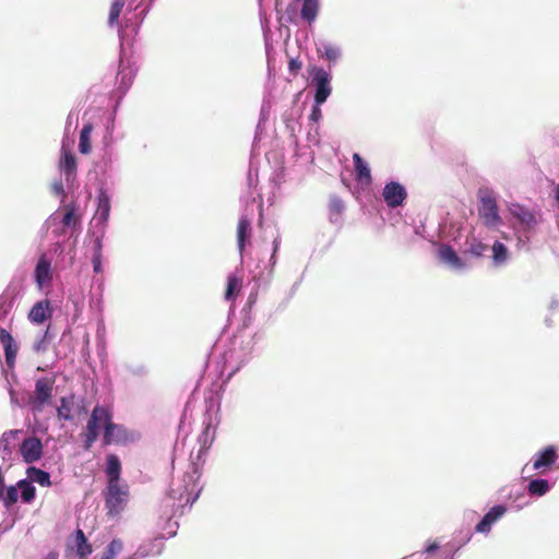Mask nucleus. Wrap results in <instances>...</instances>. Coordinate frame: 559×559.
Listing matches in <instances>:
<instances>
[{
    "mask_svg": "<svg viewBox=\"0 0 559 559\" xmlns=\"http://www.w3.org/2000/svg\"><path fill=\"white\" fill-rule=\"evenodd\" d=\"M491 251L492 264L496 267L504 266L508 263L510 259V252L504 243L500 241H495L491 247Z\"/></svg>",
    "mask_w": 559,
    "mask_h": 559,
    "instance_id": "a878e982",
    "label": "nucleus"
},
{
    "mask_svg": "<svg viewBox=\"0 0 559 559\" xmlns=\"http://www.w3.org/2000/svg\"><path fill=\"white\" fill-rule=\"evenodd\" d=\"M278 248H280V239H278V237H277V238H275V239L273 240V253H272L271 259H270V263H271V265H272V266H274V265H275V263H276V257H275V254H276V252H277Z\"/></svg>",
    "mask_w": 559,
    "mask_h": 559,
    "instance_id": "49530a36",
    "label": "nucleus"
},
{
    "mask_svg": "<svg viewBox=\"0 0 559 559\" xmlns=\"http://www.w3.org/2000/svg\"><path fill=\"white\" fill-rule=\"evenodd\" d=\"M74 546L76 548L79 559H87L92 554V547L82 530H76L75 532Z\"/></svg>",
    "mask_w": 559,
    "mask_h": 559,
    "instance_id": "cd10ccee",
    "label": "nucleus"
},
{
    "mask_svg": "<svg viewBox=\"0 0 559 559\" xmlns=\"http://www.w3.org/2000/svg\"><path fill=\"white\" fill-rule=\"evenodd\" d=\"M104 497L108 514L117 516L126 509L129 502V485L126 481L107 484Z\"/></svg>",
    "mask_w": 559,
    "mask_h": 559,
    "instance_id": "7ed1b4c3",
    "label": "nucleus"
},
{
    "mask_svg": "<svg viewBox=\"0 0 559 559\" xmlns=\"http://www.w3.org/2000/svg\"><path fill=\"white\" fill-rule=\"evenodd\" d=\"M103 255H93L92 257V264L93 270L95 273H102L103 265H102Z\"/></svg>",
    "mask_w": 559,
    "mask_h": 559,
    "instance_id": "c03bdc74",
    "label": "nucleus"
},
{
    "mask_svg": "<svg viewBox=\"0 0 559 559\" xmlns=\"http://www.w3.org/2000/svg\"><path fill=\"white\" fill-rule=\"evenodd\" d=\"M52 190L56 194H62L63 193V183L62 181H57L52 185Z\"/></svg>",
    "mask_w": 559,
    "mask_h": 559,
    "instance_id": "09e8293b",
    "label": "nucleus"
},
{
    "mask_svg": "<svg viewBox=\"0 0 559 559\" xmlns=\"http://www.w3.org/2000/svg\"><path fill=\"white\" fill-rule=\"evenodd\" d=\"M299 68H300V63H299V62H297L296 60H292V61L289 62V69H290L292 71H294V70H296V69H299Z\"/></svg>",
    "mask_w": 559,
    "mask_h": 559,
    "instance_id": "864d4df0",
    "label": "nucleus"
},
{
    "mask_svg": "<svg viewBox=\"0 0 559 559\" xmlns=\"http://www.w3.org/2000/svg\"><path fill=\"white\" fill-rule=\"evenodd\" d=\"M51 340L50 325H48L46 331L34 342L33 350L38 354L47 352Z\"/></svg>",
    "mask_w": 559,
    "mask_h": 559,
    "instance_id": "473e14b6",
    "label": "nucleus"
},
{
    "mask_svg": "<svg viewBox=\"0 0 559 559\" xmlns=\"http://www.w3.org/2000/svg\"><path fill=\"white\" fill-rule=\"evenodd\" d=\"M479 216L488 228H497L501 224L498 205L492 197L481 198Z\"/></svg>",
    "mask_w": 559,
    "mask_h": 559,
    "instance_id": "9b49d317",
    "label": "nucleus"
},
{
    "mask_svg": "<svg viewBox=\"0 0 559 559\" xmlns=\"http://www.w3.org/2000/svg\"><path fill=\"white\" fill-rule=\"evenodd\" d=\"M9 394L11 404L19 406L20 404L15 391L13 389H9Z\"/></svg>",
    "mask_w": 559,
    "mask_h": 559,
    "instance_id": "8fccbe9b",
    "label": "nucleus"
},
{
    "mask_svg": "<svg viewBox=\"0 0 559 559\" xmlns=\"http://www.w3.org/2000/svg\"><path fill=\"white\" fill-rule=\"evenodd\" d=\"M141 432L123 425L112 423V414L108 409V421L105 420L103 442L105 445H128L141 439Z\"/></svg>",
    "mask_w": 559,
    "mask_h": 559,
    "instance_id": "f03ea898",
    "label": "nucleus"
},
{
    "mask_svg": "<svg viewBox=\"0 0 559 559\" xmlns=\"http://www.w3.org/2000/svg\"><path fill=\"white\" fill-rule=\"evenodd\" d=\"M200 473L197 467L192 466L191 472H187L183 478L177 483H173L168 491V500L173 501L171 507L175 509L174 514L180 510V514L185 512V508L191 507L201 492L198 484Z\"/></svg>",
    "mask_w": 559,
    "mask_h": 559,
    "instance_id": "f257e3e1",
    "label": "nucleus"
},
{
    "mask_svg": "<svg viewBox=\"0 0 559 559\" xmlns=\"http://www.w3.org/2000/svg\"><path fill=\"white\" fill-rule=\"evenodd\" d=\"M251 233V219L248 218L246 215H242L239 218L238 226H237V245L240 252V255L242 254V251L246 246V241L249 238Z\"/></svg>",
    "mask_w": 559,
    "mask_h": 559,
    "instance_id": "b1692460",
    "label": "nucleus"
},
{
    "mask_svg": "<svg viewBox=\"0 0 559 559\" xmlns=\"http://www.w3.org/2000/svg\"><path fill=\"white\" fill-rule=\"evenodd\" d=\"M467 515L474 516V515H476V512H474V511L465 512V516H467Z\"/></svg>",
    "mask_w": 559,
    "mask_h": 559,
    "instance_id": "4d7b16f0",
    "label": "nucleus"
},
{
    "mask_svg": "<svg viewBox=\"0 0 559 559\" xmlns=\"http://www.w3.org/2000/svg\"><path fill=\"white\" fill-rule=\"evenodd\" d=\"M107 484L111 483H123L121 479V462L116 454H108L106 456V469Z\"/></svg>",
    "mask_w": 559,
    "mask_h": 559,
    "instance_id": "4be33fe9",
    "label": "nucleus"
},
{
    "mask_svg": "<svg viewBox=\"0 0 559 559\" xmlns=\"http://www.w3.org/2000/svg\"><path fill=\"white\" fill-rule=\"evenodd\" d=\"M75 407V396L73 394L62 396L60 405L57 407V416L59 419L72 420L74 418L73 412Z\"/></svg>",
    "mask_w": 559,
    "mask_h": 559,
    "instance_id": "393cba45",
    "label": "nucleus"
},
{
    "mask_svg": "<svg viewBox=\"0 0 559 559\" xmlns=\"http://www.w3.org/2000/svg\"><path fill=\"white\" fill-rule=\"evenodd\" d=\"M310 86L313 88V102L324 104L332 94V73L320 66H312L308 69Z\"/></svg>",
    "mask_w": 559,
    "mask_h": 559,
    "instance_id": "20e7f679",
    "label": "nucleus"
},
{
    "mask_svg": "<svg viewBox=\"0 0 559 559\" xmlns=\"http://www.w3.org/2000/svg\"><path fill=\"white\" fill-rule=\"evenodd\" d=\"M133 78V71L129 68H121L117 74V81L119 84V90L124 93L131 85Z\"/></svg>",
    "mask_w": 559,
    "mask_h": 559,
    "instance_id": "72a5a7b5",
    "label": "nucleus"
},
{
    "mask_svg": "<svg viewBox=\"0 0 559 559\" xmlns=\"http://www.w3.org/2000/svg\"><path fill=\"white\" fill-rule=\"evenodd\" d=\"M471 538H472V535H469V536L466 538L465 543H468V542L471 540Z\"/></svg>",
    "mask_w": 559,
    "mask_h": 559,
    "instance_id": "052dcab7",
    "label": "nucleus"
},
{
    "mask_svg": "<svg viewBox=\"0 0 559 559\" xmlns=\"http://www.w3.org/2000/svg\"><path fill=\"white\" fill-rule=\"evenodd\" d=\"M506 512L507 508L503 504L493 506L476 524L475 532L485 535L489 534L492 525L497 523Z\"/></svg>",
    "mask_w": 559,
    "mask_h": 559,
    "instance_id": "2eb2a0df",
    "label": "nucleus"
},
{
    "mask_svg": "<svg viewBox=\"0 0 559 559\" xmlns=\"http://www.w3.org/2000/svg\"><path fill=\"white\" fill-rule=\"evenodd\" d=\"M105 420L108 421V408L96 405L91 414V417L86 425V432H85V440H84V448L90 449L92 444L97 440L98 438V430L99 427L103 426L105 429Z\"/></svg>",
    "mask_w": 559,
    "mask_h": 559,
    "instance_id": "39448f33",
    "label": "nucleus"
},
{
    "mask_svg": "<svg viewBox=\"0 0 559 559\" xmlns=\"http://www.w3.org/2000/svg\"><path fill=\"white\" fill-rule=\"evenodd\" d=\"M510 213L521 225V230L523 233L531 231L538 223L535 213L523 205L513 204L510 207Z\"/></svg>",
    "mask_w": 559,
    "mask_h": 559,
    "instance_id": "ddd939ff",
    "label": "nucleus"
},
{
    "mask_svg": "<svg viewBox=\"0 0 559 559\" xmlns=\"http://www.w3.org/2000/svg\"><path fill=\"white\" fill-rule=\"evenodd\" d=\"M323 104H318V103H314L313 102V105H312V108H311V114H310V120L313 122V123H317L319 122V120L322 118V110H321V106Z\"/></svg>",
    "mask_w": 559,
    "mask_h": 559,
    "instance_id": "37998d69",
    "label": "nucleus"
},
{
    "mask_svg": "<svg viewBox=\"0 0 559 559\" xmlns=\"http://www.w3.org/2000/svg\"><path fill=\"white\" fill-rule=\"evenodd\" d=\"M214 432H215V428L212 427L211 424H206L204 430H203V433L202 436L204 437V439L206 440L207 438L211 439V441L213 440L214 438Z\"/></svg>",
    "mask_w": 559,
    "mask_h": 559,
    "instance_id": "de8ad7c7",
    "label": "nucleus"
},
{
    "mask_svg": "<svg viewBox=\"0 0 559 559\" xmlns=\"http://www.w3.org/2000/svg\"><path fill=\"white\" fill-rule=\"evenodd\" d=\"M53 314V308L48 299H43L33 305L27 319L31 323L40 325L50 319Z\"/></svg>",
    "mask_w": 559,
    "mask_h": 559,
    "instance_id": "dca6fc26",
    "label": "nucleus"
},
{
    "mask_svg": "<svg viewBox=\"0 0 559 559\" xmlns=\"http://www.w3.org/2000/svg\"><path fill=\"white\" fill-rule=\"evenodd\" d=\"M559 307V302L556 299H552L550 304V309L556 310Z\"/></svg>",
    "mask_w": 559,
    "mask_h": 559,
    "instance_id": "5fc2aeb1",
    "label": "nucleus"
},
{
    "mask_svg": "<svg viewBox=\"0 0 559 559\" xmlns=\"http://www.w3.org/2000/svg\"><path fill=\"white\" fill-rule=\"evenodd\" d=\"M12 527H13V524H10V525H9V528H12ZM7 530H8V527H5V528H3V530H1V528H0V532H5Z\"/></svg>",
    "mask_w": 559,
    "mask_h": 559,
    "instance_id": "13d9d810",
    "label": "nucleus"
},
{
    "mask_svg": "<svg viewBox=\"0 0 559 559\" xmlns=\"http://www.w3.org/2000/svg\"><path fill=\"white\" fill-rule=\"evenodd\" d=\"M53 380L49 378H39L35 382L33 396L29 399L32 411L35 413L43 412L44 407L52 396Z\"/></svg>",
    "mask_w": 559,
    "mask_h": 559,
    "instance_id": "0eeeda50",
    "label": "nucleus"
},
{
    "mask_svg": "<svg viewBox=\"0 0 559 559\" xmlns=\"http://www.w3.org/2000/svg\"><path fill=\"white\" fill-rule=\"evenodd\" d=\"M46 559H57V555L53 552H50Z\"/></svg>",
    "mask_w": 559,
    "mask_h": 559,
    "instance_id": "6e6d98bb",
    "label": "nucleus"
},
{
    "mask_svg": "<svg viewBox=\"0 0 559 559\" xmlns=\"http://www.w3.org/2000/svg\"><path fill=\"white\" fill-rule=\"evenodd\" d=\"M93 132V124L91 122H86L83 124V128L80 132L79 139V151L82 154H88L92 150L91 145V135Z\"/></svg>",
    "mask_w": 559,
    "mask_h": 559,
    "instance_id": "c756f323",
    "label": "nucleus"
},
{
    "mask_svg": "<svg viewBox=\"0 0 559 559\" xmlns=\"http://www.w3.org/2000/svg\"><path fill=\"white\" fill-rule=\"evenodd\" d=\"M53 280V269L51 260L46 253L39 255L35 269H34V281L39 290H44L46 287L51 286Z\"/></svg>",
    "mask_w": 559,
    "mask_h": 559,
    "instance_id": "1a4fd4ad",
    "label": "nucleus"
},
{
    "mask_svg": "<svg viewBox=\"0 0 559 559\" xmlns=\"http://www.w3.org/2000/svg\"><path fill=\"white\" fill-rule=\"evenodd\" d=\"M316 51L320 59L329 63L330 68L334 67L343 57L340 45L324 39L316 43Z\"/></svg>",
    "mask_w": 559,
    "mask_h": 559,
    "instance_id": "f8f14e48",
    "label": "nucleus"
},
{
    "mask_svg": "<svg viewBox=\"0 0 559 559\" xmlns=\"http://www.w3.org/2000/svg\"><path fill=\"white\" fill-rule=\"evenodd\" d=\"M80 222V218L76 215L75 207L71 204L64 207V214L62 217V224L66 227L75 226Z\"/></svg>",
    "mask_w": 559,
    "mask_h": 559,
    "instance_id": "4c0bfd02",
    "label": "nucleus"
},
{
    "mask_svg": "<svg viewBox=\"0 0 559 559\" xmlns=\"http://www.w3.org/2000/svg\"><path fill=\"white\" fill-rule=\"evenodd\" d=\"M124 7V0H115L111 3L109 16H108V24L109 26H115L118 24L120 13Z\"/></svg>",
    "mask_w": 559,
    "mask_h": 559,
    "instance_id": "e433bc0d",
    "label": "nucleus"
},
{
    "mask_svg": "<svg viewBox=\"0 0 559 559\" xmlns=\"http://www.w3.org/2000/svg\"><path fill=\"white\" fill-rule=\"evenodd\" d=\"M19 499V487L17 484L15 486H10L7 488L5 497L3 498V506L7 509H10L14 503H16Z\"/></svg>",
    "mask_w": 559,
    "mask_h": 559,
    "instance_id": "a19ab883",
    "label": "nucleus"
},
{
    "mask_svg": "<svg viewBox=\"0 0 559 559\" xmlns=\"http://www.w3.org/2000/svg\"><path fill=\"white\" fill-rule=\"evenodd\" d=\"M0 343L3 345L7 366L13 368L19 349L17 344L12 335L4 329L0 330Z\"/></svg>",
    "mask_w": 559,
    "mask_h": 559,
    "instance_id": "a211bd4d",
    "label": "nucleus"
},
{
    "mask_svg": "<svg viewBox=\"0 0 559 559\" xmlns=\"http://www.w3.org/2000/svg\"><path fill=\"white\" fill-rule=\"evenodd\" d=\"M329 210H330L331 222H333V223L337 222V216L341 215V213L344 210L343 201L338 197L332 195L330 198V202H329Z\"/></svg>",
    "mask_w": 559,
    "mask_h": 559,
    "instance_id": "c9c22d12",
    "label": "nucleus"
},
{
    "mask_svg": "<svg viewBox=\"0 0 559 559\" xmlns=\"http://www.w3.org/2000/svg\"><path fill=\"white\" fill-rule=\"evenodd\" d=\"M551 489V485L547 479H532L527 485V491L531 496L543 497Z\"/></svg>",
    "mask_w": 559,
    "mask_h": 559,
    "instance_id": "7c9ffc66",
    "label": "nucleus"
},
{
    "mask_svg": "<svg viewBox=\"0 0 559 559\" xmlns=\"http://www.w3.org/2000/svg\"><path fill=\"white\" fill-rule=\"evenodd\" d=\"M252 343L248 341L240 349L233 348L225 354V370H228L230 379L251 358Z\"/></svg>",
    "mask_w": 559,
    "mask_h": 559,
    "instance_id": "423d86ee",
    "label": "nucleus"
},
{
    "mask_svg": "<svg viewBox=\"0 0 559 559\" xmlns=\"http://www.w3.org/2000/svg\"><path fill=\"white\" fill-rule=\"evenodd\" d=\"M19 490H21V499L25 503H29L35 499L36 489L34 485L27 479L17 481Z\"/></svg>",
    "mask_w": 559,
    "mask_h": 559,
    "instance_id": "2f4dec72",
    "label": "nucleus"
},
{
    "mask_svg": "<svg viewBox=\"0 0 559 559\" xmlns=\"http://www.w3.org/2000/svg\"><path fill=\"white\" fill-rule=\"evenodd\" d=\"M438 548H439V544L437 542H433L426 547L425 552L431 554V552L436 551Z\"/></svg>",
    "mask_w": 559,
    "mask_h": 559,
    "instance_id": "3c124183",
    "label": "nucleus"
},
{
    "mask_svg": "<svg viewBox=\"0 0 559 559\" xmlns=\"http://www.w3.org/2000/svg\"><path fill=\"white\" fill-rule=\"evenodd\" d=\"M20 452L25 463L37 462L43 456V443L37 437L26 438L20 447Z\"/></svg>",
    "mask_w": 559,
    "mask_h": 559,
    "instance_id": "4468645a",
    "label": "nucleus"
},
{
    "mask_svg": "<svg viewBox=\"0 0 559 559\" xmlns=\"http://www.w3.org/2000/svg\"><path fill=\"white\" fill-rule=\"evenodd\" d=\"M60 170L68 186H72L76 178V158L67 151H63L60 160Z\"/></svg>",
    "mask_w": 559,
    "mask_h": 559,
    "instance_id": "f3484780",
    "label": "nucleus"
},
{
    "mask_svg": "<svg viewBox=\"0 0 559 559\" xmlns=\"http://www.w3.org/2000/svg\"><path fill=\"white\" fill-rule=\"evenodd\" d=\"M319 12L318 0H304L300 11L301 19L307 23L311 24L316 21Z\"/></svg>",
    "mask_w": 559,
    "mask_h": 559,
    "instance_id": "c85d7f7f",
    "label": "nucleus"
},
{
    "mask_svg": "<svg viewBox=\"0 0 559 559\" xmlns=\"http://www.w3.org/2000/svg\"><path fill=\"white\" fill-rule=\"evenodd\" d=\"M12 527H13V524H10V525H9V528H12ZM7 530H8V527H5V528H3V530H1V528H0V532H5Z\"/></svg>",
    "mask_w": 559,
    "mask_h": 559,
    "instance_id": "bf43d9fd",
    "label": "nucleus"
},
{
    "mask_svg": "<svg viewBox=\"0 0 559 559\" xmlns=\"http://www.w3.org/2000/svg\"><path fill=\"white\" fill-rule=\"evenodd\" d=\"M107 228L103 229H94V242H93V255H103V240L106 235Z\"/></svg>",
    "mask_w": 559,
    "mask_h": 559,
    "instance_id": "ea45409f",
    "label": "nucleus"
},
{
    "mask_svg": "<svg viewBox=\"0 0 559 559\" xmlns=\"http://www.w3.org/2000/svg\"><path fill=\"white\" fill-rule=\"evenodd\" d=\"M240 287V281L239 278L230 274L227 280V288L225 293V299L230 301L235 298V293L239 290Z\"/></svg>",
    "mask_w": 559,
    "mask_h": 559,
    "instance_id": "58836bf2",
    "label": "nucleus"
},
{
    "mask_svg": "<svg viewBox=\"0 0 559 559\" xmlns=\"http://www.w3.org/2000/svg\"><path fill=\"white\" fill-rule=\"evenodd\" d=\"M486 246L478 242V243H473L471 246V252L476 255V257H480L484 254L485 250H486Z\"/></svg>",
    "mask_w": 559,
    "mask_h": 559,
    "instance_id": "a18cd8bd",
    "label": "nucleus"
},
{
    "mask_svg": "<svg viewBox=\"0 0 559 559\" xmlns=\"http://www.w3.org/2000/svg\"><path fill=\"white\" fill-rule=\"evenodd\" d=\"M353 162L356 179L367 185L371 183L372 178L368 163L358 153L354 154Z\"/></svg>",
    "mask_w": 559,
    "mask_h": 559,
    "instance_id": "5701e85b",
    "label": "nucleus"
},
{
    "mask_svg": "<svg viewBox=\"0 0 559 559\" xmlns=\"http://www.w3.org/2000/svg\"><path fill=\"white\" fill-rule=\"evenodd\" d=\"M111 210V197L108 191L100 188L97 194V207L92 219L94 229H100L103 233L104 228H107L109 215Z\"/></svg>",
    "mask_w": 559,
    "mask_h": 559,
    "instance_id": "6e6552de",
    "label": "nucleus"
},
{
    "mask_svg": "<svg viewBox=\"0 0 559 559\" xmlns=\"http://www.w3.org/2000/svg\"><path fill=\"white\" fill-rule=\"evenodd\" d=\"M123 549V543L119 538H114L106 547L100 559H115V557Z\"/></svg>",
    "mask_w": 559,
    "mask_h": 559,
    "instance_id": "f704fd0d",
    "label": "nucleus"
},
{
    "mask_svg": "<svg viewBox=\"0 0 559 559\" xmlns=\"http://www.w3.org/2000/svg\"><path fill=\"white\" fill-rule=\"evenodd\" d=\"M439 258L448 267L453 271L460 272L467 267L466 263L449 246H442L439 249Z\"/></svg>",
    "mask_w": 559,
    "mask_h": 559,
    "instance_id": "aec40b11",
    "label": "nucleus"
},
{
    "mask_svg": "<svg viewBox=\"0 0 559 559\" xmlns=\"http://www.w3.org/2000/svg\"><path fill=\"white\" fill-rule=\"evenodd\" d=\"M102 163L104 164L105 167H107L108 165H110L111 163V156L108 152L105 153V155L103 156L102 158Z\"/></svg>",
    "mask_w": 559,
    "mask_h": 559,
    "instance_id": "603ef678",
    "label": "nucleus"
},
{
    "mask_svg": "<svg viewBox=\"0 0 559 559\" xmlns=\"http://www.w3.org/2000/svg\"><path fill=\"white\" fill-rule=\"evenodd\" d=\"M557 459V451L554 445H548L535 454L533 468L538 471L551 466Z\"/></svg>",
    "mask_w": 559,
    "mask_h": 559,
    "instance_id": "412c9836",
    "label": "nucleus"
},
{
    "mask_svg": "<svg viewBox=\"0 0 559 559\" xmlns=\"http://www.w3.org/2000/svg\"><path fill=\"white\" fill-rule=\"evenodd\" d=\"M26 474H27V479L32 484L36 483V484H38L41 487H50L51 486L50 475L46 471H43V469H40L38 467H35V466H29L26 469Z\"/></svg>",
    "mask_w": 559,
    "mask_h": 559,
    "instance_id": "bb28decb",
    "label": "nucleus"
},
{
    "mask_svg": "<svg viewBox=\"0 0 559 559\" xmlns=\"http://www.w3.org/2000/svg\"><path fill=\"white\" fill-rule=\"evenodd\" d=\"M382 198L389 207L395 209L404 204L407 191L402 183L391 180L383 187Z\"/></svg>",
    "mask_w": 559,
    "mask_h": 559,
    "instance_id": "9d476101",
    "label": "nucleus"
},
{
    "mask_svg": "<svg viewBox=\"0 0 559 559\" xmlns=\"http://www.w3.org/2000/svg\"><path fill=\"white\" fill-rule=\"evenodd\" d=\"M22 432L23 430L21 429H11L3 432L0 437V455L3 461L11 459L13 447Z\"/></svg>",
    "mask_w": 559,
    "mask_h": 559,
    "instance_id": "6ab92c4d",
    "label": "nucleus"
},
{
    "mask_svg": "<svg viewBox=\"0 0 559 559\" xmlns=\"http://www.w3.org/2000/svg\"><path fill=\"white\" fill-rule=\"evenodd\" d=\"M158 552H159V550L153 551L152 549H148V546L141 545L138 548V550L131 557H129L128 559H142V558H145L147 556L155 555V554H158Z\"/></svg>",
    "mask_w": 559,
    "mask_h": 559,
    "instance_id": "79ce46f5",
    "label": "nucleus"
}]
</instances>
